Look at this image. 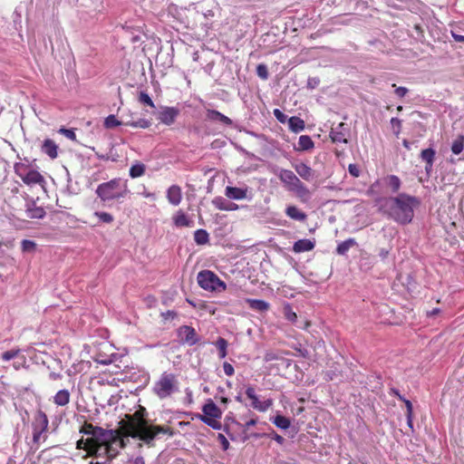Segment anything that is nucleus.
<instances>
[{"instance_id": "nucleus-1", "label": "nucleus", "mask_w": 464, "mask_h": 464, "mask_svg": "<svg viewBox=\"0 0 464 464\" xmlns=\"http://www.w3.org/2000/svg\"><path fill=\"white\" fill-rule=\"evenodd\" d=\"M147 411L140 407L133 414L128 417V420L123 427L125 437L131 438L139 441V447L146 445L149 448L155 446V441L161 435H172L169 427L151 423L146 419Z\"/></svg>"}, {"instance_id": "nucleus-2", "label": "nucleus", "mask_w": 464, "mask_h": 464, "mask_svg": "<svg viewBox=\"0 0 464 464\" xmlns=\"http://www.w3.org/2000/svg\"><path fill=\"white\" fill-rule=\"evenodd\" d=\"M420 204V200L407 193H399L391 197L385 202V213L401 225L410 224L414 218V209Z\"/></svg>"}, {"instance_id": "nucleus-3", "label": "nucleus", "mask_w": 464, "mask_h": 464, "mask_svg": "<svg viewBox=\"0 0 464 464\" xmlns=\"http://www.w3.org/2000/svg\"><path fill=\"white\" fill-rule=\"evenodd\" d=\"M86 435L92 436L96 440L106 443L108 448V459L115 458L120 450L125 447V434L120 437L119 433L113 430H104L92 424H86L83 429Z\"/></svg>"}, {"instance_id": "nucleus-4", "label": "nucleus", "mask_w": 464, "mask_h": 464, "mask_svg": "<svg viewBox=\"0 0 464 464\" xmlns=\"http://www.w3.org/2000/svg\"><path fill=\"white\" fill-rule=\"evenodd\" d=\"M95 193L102 202L111 206L114 202L122 203L130 190L127 180L116 178L98 185Z\"/></svg>"}, {"instance_id": "nucleus-5", "label": "nucleus", "mask_w": 464, "mask_h": 464, "mask_svg": "<svg viewBox=\"0 0 464 464\" xmlns=\"http://www.w3.org/2000/svg\"><path fill=\"white\" fill-rule=\"evenodd\" d=\"M152 392L160 400L170 398L179 392L178 376L169 372H163L153 383Z\"/></svg>"}, {"instance_id": "nucleus-6", "label": "nucleus", "mask_w": 464, "mask_h": 464, "mask_svg": "<svg viewBox=\"0 0 464 464\" xmlns=\"http://www.w3.org/2000/svg\"><path fill=\"white\" fill-rule=\"evenodd\" d=\"M203 414H197V418L214 430H220L222 425L217 419L221 418L219 408L209 400L202 408Z\"/></svg>"}, {"instance_id": "nucleus-7", "label": "nucleus", "mask_w": 464, "mask_h": 464, "mask_svg": "<svg viewBox=\"0 0 464 464\" xmlns=\"http://www.w3.org/2000/svg\"><path fill=\"white\" fill-rule=\"evenodd\" d=\"M198 284L199 286L208 291H224L226 284L219 277L210 270H203L198 274Z\"/></svg>"}, {"instance_id": "nucleus-8", "label": "nucleus", "mask_w": 464, "mask_h": 464, "mask_svg": "<svg viewBox=\"0 0 464 464\" xmlns=\"http://www.w3.org/2000/svg\"><path fill=\"white\" fill-rule=\"evenodd\" d=\"M48 423L49 420L46 414L42 411H38L34 415L32 423L33 441L34 443H39L41 441V440L43 439V434L45 433L47 430ZM44 440H45V437H44Z\"/></svg>"}, {"instance_id": "nucleus-9", "label": "nucleus", "mask_w": 464, "mask_h": 464, "mask_svg": "<svg viewBox=\"0 0 464 464\" xmlns=\"http://www.w3.org/2000/svg\"><path fill=\"white\" fill-rule=\"evenodd\" d=\"M177 336L181 344L193 346L200 341L196 330L189 325H181L177 329Z\"/></svg>"}, {"instance_id": "nucleus-10", "label": "nucleus", "mask_w": 464, "mask_h": 464, "mask_svg": "<svg viewBox=\"0 0 464 464\" xmlns=\"http://www.w3.org/2000/svg\"><path fill=\"white\" fill-rule=\"evenodd\" d=\"M180 114V109L175 106H160L158 113L157 120L167 126L172 125L176 119Z\"/></svg>"}, {"instance_id": "nucleus-11", "label": "nucleus", "mask_w": 464, "mask_h": 464, "mask_svg": "<svg viewBox=\"0 0 464 464\" xmlns=\"http://www.w3.org/2000/svg\"><path fill=\"white\" fill-rule=\"evenodd\" d=\"M245 393L246 397L251 400V407L260 412H266L273 405V400L271 398L260 401L256 393L255 388L251 385L246 388Z\"/></svg>"}, {"instance_id": "nucleus-12", "label": "nucleus", "mask_w": 464, "mask_h": 464, "mask_svg": "<svg viewBox=\"0 0 464 464\" xmlns=\"http://www.w3.org/2000/svg\"><path fill=\"white\" fill-rule=\"evenodd\" d=\"M88 450L91 455L94 456V459H102L109 460L108 459V448L106 443L96 440L92 436L86 440Z\"/></svg>"}, {"instance_id": "nucleus-13", "label": "nucleus", "mask_w": 464, "mask_h": 464, "mask_svg": "<svg viewBox=\"0 0 464 464\" xmlns=\"http://www.w3.org/2000/svg\"><path fill=\"white\" fill-rule=\"evenodd\" d=\"M349 135V129L346 124L340 122L335 128H333L330 131V138L334 143H344L348 142L347 136Z\"/></svg>"}, {"instance_id": "nucleus-14", "label": "nucleus", "mask_w": 464, "mask_h": 464, "mask_svg": "<svg viewBox=\"0 0 464 464\" xmlns=\"http://www.w3.org/2000/svg\"><path fill=\"white\" fill-rule=\"evenodd\" d=\"M277 176L289 191H291V189L295 187L297 182L300 181L299 178L292 170L285 169H281Z\"/></svg>"}, {"instance_id": "nucleus-15", "label": "nucleus", "mask_w": 464, "mask_h": 464, "mask_svg": "<svg viewBox=\"0 0 464 464\" xmlns=\"http://www.w3.org/2000/svg\"><path fill=\"white\" fill-rule=\"evenodd\" d=\"M206 119L212 122H218L224 126L232 125L231 119L216 110L208 109L206 111Z\"/></svg>"}, {"instance_id": "nucleus-16", "label": "nucleus", "mask_w": 464, "mask_h": 464, "mask_svg": "<svg viewBox=\"0 0 464 464\" xmlns=\"http://www.w3.org/2000/svg\"><path fill=\"white\" fill-rule=\"evenodd\" d=\"M247 192L248 188L246 187L237 188L227 186L225 190V195L230 199L241 200L247 198Z\"/></svg>"}, {"instance_id": "nucleus-17", "label": "nucleus", "mask_w": 464, "mask_h": 464, "mask_svg": "<svg viewBox=\"0 0 464 464\" xmlns=\"http://www.w3.org/2000/svg\"><path fill=\"white\" fill-rule=\"evenodd\" d=\"M167 199L169 204L179 206L182 200V191L179 186L172 185L167 189Z\"/></svg>"}, {"instance_id": "nucleus-18", "label": "nucleus", "mask_w": 464, "mask_h": 464, "mask_svg": "<svg viewBox=\"0 0 464 464\" xmlns=\"http://www.w3.org/2000/svg\"><path fill=\"white\" fill-rule=\"evenodd\" d=\"M294 169L297 175L306 181H310L314 178V171L310 166L304 162L295 164Z\"/></svg>"}, {"instance_id": "nucleus-19", "label": "nucleus", "mask_w": 464, "mask_h": 464, "mask_svg": "<svg viewBox=\"0 0 464 464\" xmlns=\"http://www.w3.org/2000/svg\"><path fill=\"white\" fill-rule=\"evenodd\" d=\"M25 214L28 218H43L45 216V210L36 206L34 201H29L25 205Z\"/></svg>"}, {"instance_id": "nucleus-20", "label": "nucleus", "mask_w": 464, "mask_h": 464, "mask_svg": "<svg viewBox=\"0 0 464 464\" xmlns=\"http://www.w3.org/2000/svg\"><path fill=\"white\" fill-rule=\"evenodd\" d=\"M212 204L219 210L233 211L239 208L236 203L227 201L222 197H216L212 200Z\"/></svg>"}, {"instance_id": "nucleus-21", "label": "nucleus", "mask_w": 464, "mask_h": 464, "mask_svg": "<svg viewBox=\"0 0 464 464\" xmlns=\"http://www.w3.org/2000/svg\"><path fill=\"white\" fill-rule=\"evenodd\" d=\"M314 246H315L314 240H311V239H307V238L299 239L296 242H295V244L293 246V251L295 253L307 252V251L313 250Z\"/></svg>"}, {"instance_id": "nucleus-22", "label": "nucleus", "mask_w": 464, "mask_h": 464, "mask_svg": "<svg viewBox=\"0 0 464 464\" xmlns=\"http://www.w3.org/2000/svg\"><path fill=\"white\" fill-rule=\"evenodd\" d=\"M41 150L43 153L49 156L52 160L56 159L58 156V146L51 139L44 140Z\"/></svg>"}, {"instance_id": "nucleus-23", "label": "nucleus", "mask_w": 464, "mask_h": 464, "mask_svg": "<svg viewBox=\"0 0 464 464\" xmlns=\"http://www.w3.org/2000/svg\"><path fill=\"white\" fill-rule=\"evenodd\" d=\"M291 192H294L296 197L304 203L309 201L311 198V193L309 189L301 180L297 182L294 188L291 189Z\"/></svg>"}, {"instance_id": "nucleus-24", "label": "nucleus", "mask_w": 464, "mask_h": 464, "mask_svg": "<svg viewBox=\"0 0 464 464\" xmlns=\"http://www.w3.org/2000/svg\"><path fill=\"white\" fill-rule=\"evenodd\" d=\"M314 142L312 138L308 135H301L298 140V143L295 146L296 151H305L314 149Z\"/></svg>"}, {"instance_id": "nucleus-25", "label": "nucleus", "mask_w": 464, "mask_h": 464, "mask_svg": "<svg viewBox=\"0 0 464 464\" xmlns=\"http://www.w3.org/2000/svg\"><path fill=\"white\" fill-rule=\"evenodd\" d=\"M23 182L28 186H33L44 183V179L37 170L30 169Z\"/></svg>"}, {"instance_id": "nucleus-26", "label": "nucleus", "mask_w": 464, "mask_h": 464, "mask_svg": "<svg viewBox=\"0 0 464 464\" xmlns=\"http://www.w3.org/2000/svg\"><path fill=\"white\" fill-rule=\"evenodd\" d=\"M289 130L295 133L301 132L305 128L304 121L297 116H292L288 119Z\"/></svg>"}, {"instance_id": "nucleus-27", "label": "nucleus", "mask_w": 464, "mask_h": 464, "mask_svg": "<svg viewBox=\"0 0 464 464\" xmlns=\"http://www.w3.org/2000/svg\"><path fill=\"white\" fill-rule=\"evenodd\" d=\"M285 215L288 218H290L291 219L297 220V221H304L307 217L304 212L301 211L295 206H288L285 208Z\"/></svg>"}, {"instance_id": "nucleus-28", "label": "nucleus", "mask_w": 464, "mask_h": 464, "mask_svg": "<svg viewBox=\"0 0 464 464\" xmlns=\"http://www.w3.org/2000/svg\"><path fill=\"white\" fill-rule=\"evenodd\" d=\"M246 303L248 304L252 310L258 312H266L269 309V304L264 300L246 298Z\"/></svg>"}, {"instance_id": "nucleus-29", "label": "nucleus", "mask_w": 464, "mask_h": 464, "mask_svg": "<svg viewBox=\"0 0 464 464\" xmlns=\"http://www.w3.org/2000/svg\"><path fill=\"white\" fill-rule=\"evenodd\" d=\"M70 401V392L66 389L60 390L53 397V402L58 406H65Z\"/></svg>"}, {"instance_id": "nucleus-30", "label": "nucleus", "mask_w": 464, "mask_h": 464, "mask_svg": "<svg viewBox=\"0 0 464 464\" xmlns=\"http://www.w3.org/2000/svg\"><path fill=\"white\" fill-rule=\"evenodd\" d=\"M385 183L391 188L392 193H397L401 187V181L396 175L387 176L385 179Z\"/></svg>"}, {"instance_id": "nucleus-31", "label": "nucleus", "mask_w": 464, "mask_h": 464, "mask_svg": "<svg viewBox=\"0 0 464 464\" xmlns=\"http://www.w3.org/2000/svg\"><path fill=\"white\" fill-rule=\"evenodd\" d=\"M354 245H356V241L355 239L353 238H348L343 242H341L340 244H338L337 247H336V253L338 255H341V256H343L345 255L349 249L353 246Z\"/></svg>"}, {"instance_id": "nucleus-32", "label": "nucleus", "mask_w": 464, "mask_h": 464, "mask_svg": "<svg viewBox=\"0 0 464 464\" xmlns=\"http://www.w3.org/2000/svg\"><path fill=\"white\" fill-rule=\"evenodd\" d=\"M173 221L175 226L179 227L192 226V222L182 211L178 212V214L173 218Z\"/></svg>"}, {"instance_id": "nucleus-33", "label": "nucleus", "mask_w": 464, "mask_h": 464, "mask_svg": "<svg viewBox=\"0 0 464 464\" xmlns=\"http://www.w3.org/2000/svg\"><path fill=\"white\" fill-rule=\"evenodd\" d=\"M272 422L281 430H287L291 425L290 420L283 415H276L272 419Z\"/></svg>"}, {"instance_id": "nucleus-34", "label": "nucleus", "mask_w": 464, "mask_h": 464, "mask_svg": "<svg viewBox=\"0 0 464 464\" xmlns=\"http://www.w3.org/2000/svg\"><path fill=\"white\" fill-rule=\"evenodd\" d=\"M194 240L198 245H205L209 241V235L205 229H198L194 233Z\"/></svg>"}, {"instance_id": "nucleus-35", "label": "nucleus", "mask_w": 464, "mask_h": 464, "mask_svg": "<svg viewBox=\"0 0 464 464\" xmlns=\"http://www.w3.org/2000/svg\"><path fill=\"white\" fill-rule=\"evenodd\" d=\"M464 150V136L459 135L451 144V151L455 155L460 154Z\"/></svg>"}, {"instance_id": "nucleus-36", "label": "nucleus", "mask_w": 464, "mask_h": 464, "mask_svg": "<svg viewBox=\"0 0 464 464\" xmlns=\"http://www.w3.org/2000/svg\"><path fill=\"white\" fill-rule=\"evenodd\" d=\"M145 165L142 163H136L130 169V176L132 179L141 177L145 173Z\"/></svg>"}, {"instance_id": "nucleus-37", "label": "nucleus", "mask_w": 464, "mask_h": 464, "mask_svg": "<svg viewBox=\"0 0 464 464\" xmlns=\"http://www.w3.org/2000/svg\"><path fill=\"white\" fill-rule=\"evenodd\" d=\"M14 169V173L24 181L31 169L24 163H15Z\"/></svg>"}, {"instance_id": "nucleus-38", "label": "nucleus", "mask_w": 464, "mask_h": 464, "mask_svg": "<svg viewBox=\"0 0 464 464\" xmlns=\"http://www.w3.org/2000/svg\"><path fill=\"white\" fill-rule=\"evenodd\" d=\"M215 345L217 346L218 350V357L220 359H224L227 356V342L226 339L219 337L217 342L215 343Z\"/></svg>"}, {"instance_id": "nucleus-39", "label": "nucleus", "mask_w": 464, "mask_h": 464, "mask_svg": "<svg viewBox=\"0 0 464 464\" xmlns=\"http://www.w3.org/2000/svg\"><path fill=\"white\" fill-rule=\"evenodd\" d=\"M436 151L432 148L422 150L420 158L425 163H433L435 160Z\"/></svg>"}, {"instance_id": "nucleus-40", "label": "nucleus", "mask_w": 464, "mask_h": 464, "mask_svg": "<svg viewBox=\"0 0 464 464\" xmlns=\"http://www.w3.org/2000/svg\"><path fill=\"white\" fill-rule=\"evenodd\" d=\"M150 121L147 119H139L138 121H131L124 123V125L126 126L140 129H148L150 126Z\"/></svg>"}, {"instance_id": "nucleus-41", "label": "nucleus", "mask_w": 464, "mask_h": 464, "mask_svg": "<svg viewBox=\"0 0 464 464\" xmlns=\"http://www.w3.org/2000/svg\"><path fill=\"white\" fill-rule=\"evenodd\" d=\"M94 216L98 218L101 223L111 224L113 222L114 218L111 214L103 211L94 212Z\"/></svg>"}, {"instance_id": "nucleus-42", "label": "nucleus", "mask_w": 464, "mask_h": 464, "mask_svg": "<svg viewBox=\"0 0 464 464\" xmlns=\"http://www.w3.org/2000/svg\"><path fill=\"white\" fill-rule=\"evenodd\" d=\"M284 315L291 323H295L297 320L296 314L293 311L289 304L284 306Z\"/></svg>"}, {"instance_id": "nucleus-43", "label": "nucleus", "mask_w": 464, "mask_h": 464, "mask_svg": "<svg viewBox=\"0 0 464 464\" xmlns=\"http://www.w3.org/2000/svg\"><path fill=\"white\" fill-rule=\"evenodd\" d=\"M256 74L262 80H267L269 77L267 66L264 63H260L256 66Z\"/></svg>"}, {"instance_id": "nucleus-44", "label": "nucleus", "mask_w": 464, "mask_h": 464, "mask_svg": "<svg viewBox=\"0 0 464 464\" xmlns=\"http://www.w3.org/2000/svg\"><path fill=\"white\" fill-rule=\"evenodd\" d=\"M23 252H32L35 249L36 244L33 240L24 239L21 243Z\"/></svg>"}, {"instance_id": "nucleus-45", "label": "nucleus", "mask_w": 464, "mask_h": 464, "mask_svg": "<svg viewBox=\"0 0 464 464\" xmlns=\"http://www.w3.org/2000/svg\"><path fill=\"white\" fill-rule=\"evenodd\" d=\"M139 102L140 103L146 104L150 106V108H155V104L150 95L144 92H140L139 96Z\"/></svg>"}, {"instance_id": "nucleus-46", "label": "nucleus", "mask_w": 464, "mask_h": 464, "mask_svg": "<svg viewBox=\"0 0 464 464\" xmlns=\"http://www.w3.org/2000/svg\"><path fill=\"white\" fill-rule=\"evenodd\" d=\"M121 124V122L118 121L114 115H109L104 121V125L106 128H114L120 126Z\"/></svg>"}, {"instance_id": "nucleus-47", "label": "nucleus", "mask_w": 464, "mask_h": 464, "mask_svg": "<svg viewBox=\"0 0 464 464\" xmlns=\"http://www.w3.org/2000/svg\"><path fill=\"white\" fill-rule=\"evenodd\" d=\"M391 124L395 135H399L401 130V121L398 118H392Z\"/></svg>"}, {"instance_id": "nucleus-48", "label": "nucleus", "mask_w": 464, "mask_h": 464, "mask_svg": "<svg viewBox=\"0 0 464 464\" xmlns=\"http://www.w3.org/2000/svg\"><path fill=\"white\" fill-rule=\"evenodd\" d=\"M19 353V350H10L6 351L2 354V359L5 362H8L17 356Z\"/></svg>"}, {"instance_id": "nucleus-49", "label": "nucleus", "mask_w": 464, "mask_h": 464, "mask_svg": "<svg viewBox=\"0 0 464 464\" xmlns=\"http://www.w3.org/2000/svg\"><path fill=\"white\" fill-rule=\"evenodd\" d=\"M59 132L63 134L67 139H69L71 140H76V134H75L74 130L72 129L61 128L59 130Z\"/></svg>"}, {"instance_id": "nucleus-50", "label": "nucleus", "mask_w": 464, "mask_h": 464, "mask_svg": "<svg viewBox=\"0 0 464 464\" xmlns=\"http://www.w3.org/2000/svg\"><path fill=\"white\" fill-rule=\"evenodd\" d=\"M273 113H274L276 119L279 122L285 123V122L288 121L289 118H287V116L284 112H282L279 109H275Z\"/></svg>"}, {"instance_id": "nucleus-51", "label": "nucleus", "mask_w": 464, "mask_h": 464, "mask_svg": "<svg viewBox=\"0 0 464 464\" xmlns=\"http://www.w3.org/2000/svg\"><path fill=\"white\" fill-rule=\"evenodd\" d=\"M160 315L164 321H168L177 318L178 314L175 311L168 310L166 312H162Z\"/></svg>"}, {"instance_id": "nucleus-52", "label": "nucleus", "mask_w": 464, "mask_h": 464, "mask_svg": "<svg viewBox=\"0 0 464 464\" xmlns=\"http://www.w3.org/2000/svg\"><path fill=\"white\" fill-rule=\"evenodd\" d=\"M392 87L395 88L394 92L399 98H403L409 92V90L406 87H403V86L396 87L395 84H392Z\"/></svg>"}, {"instance_id": "nucleus-53", "label": "nucleus", "mask_w": 464, "mask_h": 464, "mask_svg": "<svg viewBox=\"0 0 464 464\" xmlns=\"http://www.w3.org/2000/svg\"><path fill=\"white\" fill-rule=\"evenodd\" d=\"M218 440L220 442L222 449L224 450H227L229 448V442H228L227 439L225 437V435L219 433L218 435Z\"/></svg>"}, {"instance_id": "nucleus-54", "label": "nucleus", "mask_w": 464, "mask_h": 464, "mask_svg": "<svg viewBox=\"0 0 464 464\" xmlns=\"http://www.w3.org/2000/svg\"><path fill=\"white\" fill-rule=\"evenodd\" d=\"M269 438L276 440L278 444L283 445L285 443V439L281 435L277 434L276 432L273 431L270 434H267Z\"/></svg>"}, {"instance_id": "nucleus-55", "label": "nucleus", "mask_w": 464, "mask_h": 464, "mask_svg": "<svg viewBox=\"0 0 464 464\" xmlns=\"http://www.w3.org/2000/svg\"><path fill=\"white\" fill-rule=\"evenodd\" d=\"M348 171L349 173L354 177V178H357L360 176V170H359V168L357 167V165L355 164H350L348 166Z\"/></svg>"}, {"instance_id": "nucleus-56", "label": "nucleus", "mask_w": 464, "mask_h": 464, "mask_svg": "<svg viewBox=\"0 0 464 464\" xmlns=\"http://www.w3.org/2000/svg\"><path fill=\"white\" fill-rule=\"evenodd\" d=\"M223 370L226 375L232 376L235 372L234 367L229 362H224Z\"/></svg>"}, {"instance_id": "nucleus-57", "label": "nucleus", "mask_w": 464, "mask_h": 464, "mask_svg": "<svg viewBox=\"0 0 464 464\" xmlns=\"http://www.w3.org/2000/svg\"><path fill=\"white\" fill-rule=\"evenodd\" d=\"M400 400L402 401L405 403L406 409H407V414L406 415H412V403L411 401L405 399L403 396H400Z\"/></svg>"}, {"instance_id": "nucleus-58", "label": "nucleus", "mask_w": 464, "mask_h": 464, "mask_svg": "<svg viewBox=\"0 0 464 464\" xmlns=\"http://www.w3.org/2000/svg\"><path fill=\"white\" fill-rule=\"evenodd\" d=\"M319 84V79L317 78H309L308 79V82H307V86L310 88V89H314L318 86Z\"/></svg>"}, {"instance_id": "nucleus-59", "label": "nucleus", "mask_w": 464, "mask_h": 464, "mask_svg": "<svg viewBox=\"0 0 464 464\" xmlns=\"http://www.w3.org/2000/svg\"><path fill=\"white\" fill-rule=\"evenodd\" d=\"M276 359H277V356L274 353H272V352H267L265 354V361L266 362H271V361H274V360H276Z\"/></svg>"}, {"instance_id": "nucleus-60", "label": "nucleus", "mask_w": 464, "mask_h": 464, "mask_svg": "<svg viewBox=\"0 0 464 464\" xmlns=\"http://www.w3.org/2000/svg\"><path fill=\"white\" fill-rule=\"evenodd\" d=\"M130 461L131 464H145L144 458L141 456H137L131 459Z\"/></svg>"}, {"instance_id": "nucleus-61", "label": "nucleus", "mask_w": 464, "mask_h": 464, "mask_svg": "<svg viewBox=\"0 0 464 464\" xmlns=\"http://www.w3.org/2000/svg\"><path fill=\"white\" fill-rule=\"evenodd\" d=\"M390 250L386 248H382L379 251V256L382 258V260H385L389 256Z\"/></svg>"}, {"instance_id": "nucleus-62", "label": "nucleus", "mask_w": 464, "mask_h": 464, "mask_svg": "<svg viewBox=\"0 0 464 464\" xmlns=\"http://www.w3.org/2000/svg\"><path fill=\"white\" fill-rule=\"evenodd\" d=\"M451 35L456 42L464 43V35L458 34L454 32H451Z\"/></svg>"}, {"instance_id": "nucleus-63", "label": "nucleus", "mask_w": 464, "mask_h": 464, "mask_svg": "<svg viewBox=\"0 0 464 464\" xmlns=\"http://www.w3.org/2000/svg\"><path fill=\"white\" fill-rule=\"evenodd\" d=\"M257 423V419H251L244 425V430H247L251 426H255Z\"/></svg>"}, {"instance_id": "nucleus-64", "label": "nucleus", "mask_w": 464, "mask_h": 464, "mask_svg": "<svg viewBox=\"0 0 464 464\" xmlns=\"http://www.w3.org/2000/svg\"><path fill=\"white\" fill-rule=\"evenodd\" d=\"M108 460L102 459H92L91 464H105Z\"/></svg>"}]
</instances>
